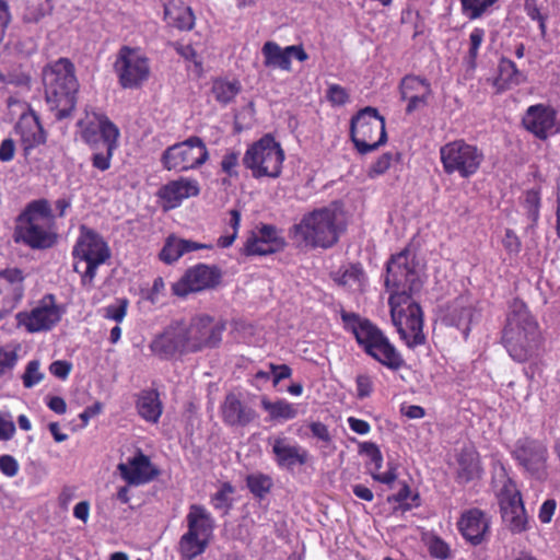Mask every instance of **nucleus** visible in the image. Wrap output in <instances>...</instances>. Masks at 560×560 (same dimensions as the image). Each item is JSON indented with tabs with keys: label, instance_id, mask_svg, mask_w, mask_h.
<instances>
[{
	"label": "nucleus",
	"instance_id": "f257e3e1",
	"mask_svg": "<svg viewBox=\"0 0 560 560\" xmlns=\"http://www.w3.org/2000/svg\"><path fill=\"white\" fill-rule=\"evenodd\" d=\"M385 285L390 291L388 304L394 325L408 348L424 345L423 314L413 300L423 285L413 256L404 249L387 262Z\"/></svg>",
	"mask_w": 560,
	"mask_h": 560
},
{
	"label": "nucleus",
	"instance_id": "f03ea898",
	"mask_svg": "<svg viewBox=\"0 0 560 560\" xmlns=\"http://www.w3.org/2000/svg\"><path fill=\"white\" fill-rule=\"evenodd\" d=\"M502 343L510 357L521 363L537 355L541 347L538 323L520 299H514L509 306Z\"/></svg>",
	"mask_w": 560,
	"mask_h": 560
},
{
	"label": "nucleus",
	"instance_id": "7ed1b4c3",
	"mask_svg": "<svg viewBox=\"0 0 560 560\" xmlns=\"http://www.w3.org/2000/svg\"><path fill=\"white\" fill-rule=\"evenodd\" d=\"M46 102L61 120L73 112L77 104L79 82L74 66L68 58H60L43 69Z\"/></svg>",
	"mask_w": 560,
	"mask_h": 560
},
{
	"label": "nucleus",
	"instance_id": "20e7f679",
	"mask_svg": "<svg viewBox=\"0 0 560 560\" xmlns=\"http://www.w3.org/2000/svg\"><path fill=\"white\" fill-rule=\"evenodd\" d=\"M14 238L33 249H47L57 243L55 215L46 199L27 205L18 218Z\"/></svg>",
	"mask_w": 560,
	"mask_h": 560
},
{
	"label": "nucleus",
	"instance_id": "39448f33",
	"mask_svg": "<svg viewBox=\"0 0 560 560\" xmlns=\"http://www.w3.org/2000/svg\"><path fill=\"white\" fill-rule=\"evenodd\" d=\"M341 318L351 327L358 343L374 360L393 371L399 370L405 364L402 355L395 346L369 319H361L359 315L347 312L341 314Z\"/></svg>",
	"mask_w": 560,
	"mask_h": 560
},
{
	"label": "nucleus",
	"instance_id": "423d86ee",
	"mask_svg": "<svg viewBox=\"0 0 560 560\" xmlns=\"http://www.w3.org/2000/svg\"><path fill=\"white\" fill-rule=\"evenodd\" d=\"M340 213L336 207L316 209L303 217L291 229L293 236L312 247L329 248L338 242L342 231Z\"/></svg>",
	"mask_w": 560,
	"mask_h": 560
},
{
	"label": "nucleus",
	"instance_id": "0eeeda50",
	"mask_svg": "<svg viewBox=\"0 0 560 560\" xmlns=\"http://www.w3.org/2000/svg\"><path fill=\"white\" fill-rule=\"evenodd\" d=\"M73 270L81 275V284L86 290L94 287L97 268L110 258V249L103 237L86 226H81V234L72 249Z\"/></svg>",
	"mask_w": 560,
	"mask_h": 560
},
{
	"label": "nucleus",
	"instance_id": "6e6552de",
	"mask_svg": "<svg viewBox=\"0 0 560 560\" xmlns=\"http://www.w3.org/2000/svg\"><path fill=\"white\" fill-rule=\"evenodd\" d=\"M284 151L271 135H265L246 150L243 164L254 178H277L281 174Z\"/></svg>",
	"mask_w": 560,
	"mask_h": 560
},
{
	"label": "nucleus",
	"instance_id": "1a4fd4ad",
	"mask_svg": "<svg viewBox=\"0 0 560 560\" xmlns=\"http://www.w3.org/2000/svg\"><path fill=\"white\" fill-rule=\"evenodd\" d=\"M350 137L361 154L378 149L387 141L385 118L374 107L362 108L351 118Z\"/></svg>",
	"mask_w": 560,
	"mask_h": 560
},
{
	"label": "nucleus",
	"instance_id": "9d476101",
	"mask_svg": "<svg viewBox=\"0 0 560 560\" xmlns=\"http://www.w3.org/2000/svg\"><path fill=\"white\" fill-rule=\"evenodd\" d=\"M440 156L446 174L457 173L463 178L476 174L483 161L482 151L464 140H455L442 145Z\"/></svg>",
	"mask_w": 560,
	"mask_h": 560
},
{
	"label": "nucleus",
	"instance_id": "9b49d317",
	"mask_svg": "<svg viewBox=\"0 0 560 560\" xmlns=\"http://www.w3.org/2000/svg\"><path fill=\"white\" fill-rule=\"evenodd\" d=\"M209 159L203 140L197 136L168 147L162 154V163L168 171L185 172L198 168Z\"/></svg>",
	"mask_w": 560,
	"mask_h": 560
},
{
	"label": "nucleus",
	"instance_id": "f8f14e48",
	"mask_svg": "<svg viewBox=\"0 0 560 560\" xmlns=\"http://www.w3.org/2000/svg\"><path fill=\"white\" fill-rule=\"evenodd\" d=\"M186 348L189 353L212 349L220 345L225 324L208 315L194 316L188 324L184 323Z\"/></svg>",
	"mask_w": 560,
	"mask_h": 560
},
{
	"label": "nucleus",
	"instance_id": "ddd939ff",
	"mask_svg": "<svg viewBox=\"0 0 560 560\" xmlns=\"http://www.w3.org/2000/svg\"><path fill=\"white\" fill-rule=\"evenodd\" d=\"M222 279V271L217 266L197 264L188 268L179 280L172 285V291L179 298L189 293L214 289Z\"/></svg>",
	"mask_w": 560,
	"mask_h": 560
},
{
	"label": "nucleus",
	"instance_id": "4468645a",
	"mask_svg": "<svg viewBox=\"0 0 560 560\" xmlns=\"http://www.w3.org/2000/svg\"><path fill=\"white\" fill-rule=\"evenodd\" d=\"M115 70L122 88L135 89L149 78V60L136 49L124 46L115 61Z\"/></svg>",
	"mask_w": 560,
	"mask_h": 560
},
{
	"label": "nucleus",
	"instance_id": "2eb2a0df",
	"mask_svg": "<svg viewBox=\"0 0 560 560\" xmlns=\"http://www.w3.org/2000/svg\"><path fill=\"white\" fill-rule=\"evenodd\" d=\"M184 322H173L164 330L154 336L149 349L161 360H171L176 355L189 353L186 348Z\"/></svg>",
	"mask_w": 560,
	"mask_h": 560
},
{
	"label": "nucleus",
	"instance_id": "dca6fc26",
	"mask_svg": "<svg viewBox=\"0 0 560 560\" xmlns=\"http://www.w3.org/2000/svg\"><path fill=\"white\" fill-rule=\"evenodd\" d=\"M513 456L530 475L538 479L546 476L548 451L542 442L528 438L518 440Z\"/></svg>",
	"mask_w": 560,
	"mask_h": 560
},
{
	"label": "nucleus",
	"instance_id": "f3484780",
	"mask_svg": "<svg viewBox=\"0 0 560 560\" xmlns=\"http://www.w3.org/2000/svg\"><path fill=\"white\" fill-rule=\"evenodd\" d=\"M499 500L502 518L510 529L515 533L523 532L526 528L527 517L521 492L512 480H506L500 491Z\"/></svg>",
	"mask_w": 560,
	"mask_h": 560
},
{
	"label": "nucleus",
	"instance_id": "a211bd4d",
	"mask_svg": "<svg viewBox=\"0 0 560 560\" xmlns=\"http://www.w3.org/2000/svg\"><path fill=\"white\" fill-rule=\"evenodd\" d=\"M557 112L555 108L544 104L529 106L523 116L524 128L540 140H546L555 133Z\"/></svg>",
	"mask_w": 560,
	"mask_h": 560
},
{
	"label": "nucleus",
	"instance_id": "6ab92c4d",
	"mask_svg": "<svg viewBox=\"0 0 560 560\" xmlns=\"http://www.w3.org/2000/svg\"><path fill=\"white\" fill-rule=\"evenodd\" d=\"M264 65L268 68H279L284 71L291 70V58L305 61L308 56L302 46H288L282 49L275 42H266L261 48Z\"/></svg>",
	"mask_w": 560,
	"mask_h": 560
},
{
	"label": "nucleus",
	"instance_id": "aec40b11",
	"mask_svg": "<svg viewBox=\"0 0 560 560\" xmlns=\"http://www.w3.org/2000/svg\"><path fill=\"white\" fill-rule=\"evenodd\" d=\"M220 412L223 422L230 427L245 428L257 418L256 411L234 393L224 397Z\"/></svg>",
	"mask_w": 560,
	"mask_h": 560
},
{
	"label": "nucleus",
	"instance_id": "412c9836",
	"mask_svg": "<svg viewBox=\"0 0 560 560\" xmlns=\"http://www.w3.org/2000/svg\"><path fill=\"white\" fill-rule=\"evenodd\" d=\"M117 468L121 478L129 485L135 486L147 483L159 474L151 464L150 458L141 452L129 458L127 463H120Z\"/></svg>",
	"mask_w": 560,
	"mask_h": 560
},
{
	"label": "nucleus",
	"instance_id": "4be33fe9",
	"mask_svg": "<svg viewBox=\"0 0 560 560\" xmlns=\"http://www.w3.org/2000/svg\"><path fill=\"white\" fill-rule=\"evenodd\" d=\"M24 273L19 268L0 270V294H3L5 313H10L24 294Z\"/></svg>",
	"mask_w": 560,
	"mask_h": 560
},
{
	"label": "nucleus",
	"instance_id": "5701e85b",
	"mask_svg": "<svg viewBox=\"0 0 560 560\" xmlns=\"http://www.w3.org/2000/svg\"><path fill=\"white\" fill-rule=\"evenodd\" d=\"M272 453L279 467L292 470L295 465H305L308 452L298 444H291L288 438L277 436L272 440Z\"/></svg>",
	"mask_w": 560,
	"mask_h": 560
},
{
	"label": "nucleus",
	"instance_id": "b1692460",
	"mask_svg": "<svg viewBox=\"0 0 560 560\" xmlns=\"http://www.w3.org/2000/svg\"><path fill=\"white\" fill-rule=\"evenodd\" d=\"M119 129L110 120H104L102 125V144L98 150H93L92 165L104 172L110 167L114 151L118 147Z\"/></svg>",
	"mask_w": 560,
	"mask_h": 560
},
{
	"label": "nucleus",
	"instance_id": "393cba45",
	"mask_svg": "<svg viewBox=\"0 0 560 560\" xmlns=\"http://www.w3.org/2000/svg\"><path fill=\"white\" fill-rule=\"evenodd\" d=\"M458 529L467 541L477 546L485 540L489 532V520L482 511L471 509L463 513Z\"/></svg>",
	"mask_w": 560,
	"mask_h": 560
},
{
	"label": "nucleus",
	"instance_id": "a878e982",
	"mask_svg": "<svg viewBox=\"0 0 560 560\" xmlns=\"http://www.w3.org/2000/svg\"><path fill=\"white\" fill-rule=\"evenodd\" d=\"M200 194V186L196 179L180 177L163 185L159 190V197L170 208L178 207L184 199L196 197Z\"/></svg>",
	"mask_w": 560,
	"mask_h": 560
},
{
	"label": "nucleus",
	"instance_id": "bb28decb",
	"mask_svg": "<svg viewBox=\"0 0 560 560\" xmlns=\"http://www.w3.org/2000/svg\"><path fill=\"white\" fill-rule=\"evenodd\" d=\"M15 317L18 325L25 326L30 332L50 329L60 318L55 306L36 307L31 313L20 312Z\"/></svg>",
	"mask_w": 560,
	"mask_h": 560
},
{
	"label": "nucleus",
	"instance_id": "cd10ccee",
	"mask_svg": "<svg viewBox=\"0 0 560 560\" xmlns=\"http://www.w3.org/2000/svg\"><path fill=\"white\" fill-rule=\"evenodd\" d=\"M187 521V533L196 534L210 540L214 528V521L208 510L200 504L189 506Z\"/></svg>",
	"mask_w": 560,
	"mask_h": 560
},
{
	"label": "nucleus",
	"instance_id": "c85d7f7f",
	"mask_svg": "<svg viewBox=\"0 0 560 560\" xmlns=\"http://www.w3.org/2000/svg\"><path fill=\"white\" fill-rule=\"evenodd\" d=\"M360 453L366 455L370 458V465L372 466L370 468V472L374 480L385 485H390L396 480L397 475L394 467H389L386 472H380L383 464V456L375 443L363 442L360 445Z\"/></svg>",
	"mask_w": 560,
	"mask_h": 560
},
{
	"label": "nucleus",
	"instance_id": "c756f323",
	"mask_svg": "<svg viewBox=\"0 0 560 560\" xmlns=\"http://www.w3.org/2000/svg\"><path fill=\"white\" fill-rule=\"evenodd\" d=\"M474 317V308L468 302V299L460 296L456 299L447 310L444 320L452 326H456L462 329L465 336L468 335L470 329V323Z\"/></svg>",
	"mask_w": 560,
	"mask_h": 560
},
{
	"label": "nucleus",
	"instance_id": "7c9ffc66",
	"mask_svg": "<svg viewBox=\"0 0 560 560\" xmlns=\"http://www.w3.org/2000/svg\"><path fill=\"white\" fill-rule=\"evenodd\" d=\"M457 479L459 482L467 483L474 479L480 478L481 467L478 453L471 448H463L457 458Z\"/></svg>",
	"mask_w": 560,
	"mask_h": 560
},
{
	"label": "nucleus",
	"instance_id": "2f4dec72",
	"mask_svg": "<svg viewBox=\"0 0 560 560\" xmlns=\"http://www.w3.org/2000/svg\"><path fill=\"white\" fill-rule=\"evenodd\" d=\"M526 82L524 72L517 69L516 65L508 59L502 58L499 62V73L494 80V86L498 92L510 90Z\"/></svg>",
	"mask_w": 560,
	"mask_h": 560
},
{
	"label": "nucleus",
	"instance_id": "473e14b6",
	"mask_svg": "<svg viewBox=\"0 0 560 560\" xmlns=\"http://www.w3.org/2000/svg\"><path fill=\"white\" fill-rule=\"evenodd\" d=\"M139 415L151 423H156L162 415V402L154 389L142 390L137 399Z\"/></svg>",
	"mask_w": 560,
	"mask_h": 560
},
{
	"label": "nucleus",
	"instance_id": "72a5a7b5",
	"mask_svg": "<svg viewBox=\"0 0 560 560\" xmlns=\"http://www.w3.org/2000/svg\"><path fill=\"white\" fill-rule=\"evenodd\" d=\"M209 541V539L186 532L178 542V552L182 560H194L196 557L202 555Z\"/></svg>",
	"mask_w": 560,
	"mask_h": 560
},
{
	"label": "nucleus",
	"instance_id": "f704fd0d",
	"mask_svg": "<svg viewBox=\"0 0 560 560\" xmlns=\"http://www.w3.org/2000/svg\"><path fill=\"white\" fill-rule=\"evenodd\" d=\"M164 18L168 25L178 30H190L194 26V14L189 7L173 3L165 4Z\"/></svg>",
	"mask_w": 560,
	"mask_h": 560
},
{
	"label": "nucleus",
	"instance_id": "c9c22d12",
	"mask_svg": "<svg viewBox=\"0 0 560 560\" xmlns=\"http://www.w3.org/2000/svg\"><path fill=\"white\" fill-rule=\"evenodd\" d=\"M260 404L262 409L268 412L269 420L271 421L291 420L298 416L296 407L284 399L271 401L266 396H264L260 400Z\"/></svg>",
	"mask_w": 560,
	"mask_h": 560
},
{
	"label": "nucleus",
	"instance_id": "e433bc0d",
	"mask_svg": "<svg viewBox=\"0 0 560 560\" xmlns=\"http://www.w3.org/2000/svg\"><path fill=\"white\" fill-rule=\"evenodd\" d=\"M94 120L84 122L80 121L79 126H81V138L85 143H88L92 150H98V147L102 144V125L104 120H109L106 116L103 115H94Z\"/></svg>",
	"mask_w": 560,
	"mask_h": 560
},
{
	"label": "nucleus",
	"instance_id": "4c0bfd02",
	"mask_svg": "<svg viewBox=\"0 0 560 560\" xmlns=\"http://www.w3.org/2000/svg\"><path fill=\"white\" fill-rule=\"evenodd\" d=\"M211 91L217 102L226 105L242 91V85L237 80L217 79L212 83Z\"/></svg>",
	"mask_w": 560,
	"mask_h": 560
},
{
	"label": "nucleus",
	"instance_id": "58836bf2",
	"mask_svg": "<svg viewBox=\"0 0 560 560\" xmlns=\"http://www.w3.org/2000/svg\"><path fill=\"white\" fill-rule=\"evenodd\" d=\"M400 98L418 95L421 93H432L430 82L418 75H405L399 83Z\"/></svg>",
	"mask_w": 560,
	"mask_h": 560
},
{
	"label": "nucleus",
	"instance_id": "ea45409f",
	"mask_svg": "<svg viewBox=\"0 0 560 560\" xmlns=\"http://www.w3.org/2000/svg\"><path fill=\"white\" fill-rule=\"evenodd\" d=\"M365 280L364 271L359 264L350 265L340 275L335 278V281L342 287L360 290Z\"/></svg>",
	"mask_w": 560,
	"mask_h": 560
},
{
	"label": "nucleus",
	"instance_id": "a19ab883",
	"mask_svg": "<svg viewBox=\"0 0 560 560\" xmlns=\"http://www.w3.org/2000/svg\"><path fill=\"white\" fill-rule=\"evenodd\" d=\"M33 125L26 129L25 124L21 122L19 125V129L21 132L22 141L26 145V148H33L39 144L45 143L46 133L38 121V117L34 114Z\"/></svg>",
	"mask_w": 560,
	"mask_h": 560
},
{
	"label": "nucleus",
	"instance_id": "79ce46f5",
	"mask_svg": "<svg viewBox=\"0 0 560 560\" xmlns=\"http://www.w3.org/2000/svg\"><path fill=\"white\" fill-rule=\"evenodd\" d=\"M246 485L255 497L261 499L270 491L272 480L267 475L255 474L246 478Z\"/></svg>",
	"mask_w": 560,
	"mask_h": 560
},
{
	"label": "nucleus",
	"instance_id": "37998d69",
	"mask_svg": "<svg viewBox=\"0 0 560 560\" xmlns=\"http://www.w3.org/2000/svg\"><path fill=\"white\" fill-rule=\"evenodd\" d=\"M524 209L528 219L532 222V226H534L539 219V209H540V195L536 189H529L525 192Z\"/></svg>",
	"mask_w": 560,
	"mask_h": 560
},
{
	"label": "nucleus",
	"instance_id": "c03bdc74",
	"mask_svg": "<svg viewBox=\"0 0 560 560\" xmlns=\"http://www.w3.org/2000/svg\"><path fill=\"white\" fill-rule=\"evenodd\" d=\"M180 244V238L170 236L160 252L161 260L166 264H172L180 258L185 254Z\"/></svg>",
	"mask_w": 560,
	"mask_h": 560
},
{
	"label": "nucleus",
	"instance_id": "a18cd8bd",
	"mask_svg": "<svg viewBox=\"0 0 560 560\" xmlns=\"http://www.w3.org/2000/svg\"><path fill=\"white\" fill-rule=\"evenodd\" d=\"M281 250L280 248H276L269 244V242L258 237L253 236L247 240L245 244V252L247 255H269Z\"/></svg>",
	"mask_w": 560,
	"mask_h": 560
},
{
	"label": "nucleus",
	"instance_id": "49530a36",
	"mask_svg": "<svg viewBox=\"0 0 560 560\" xmlns=\"http://www.w3.org/2000/svg\"><path fill=\"white\" fill-rule=\"evenodd\" d=\"M394 156H399L398 153L386 152L382 154L374 163L371 164L368 171V176L374 178L384 174L390 166Z\"/></svg>",
	"mask_w": 560,
	"mask_h": 560
},
{
	"label": "nucleus",
	"instance_id": "de8ad7c7",
	"mask_svg": "<svg viewBox=\"0 0 560 560\" xmlns=\"http://www.w3.org/2000/svg\"><path fill=\"white\" fill-rule=\"evenodd\" d=\"M43 377L44 374L39 372V362L37 360L30 361L22 376L23 385L26 388H31L38 384Z\"/></svg>",
	"mask_w": 560,
	"mask_h": 560
},
{
	"label": "nucleus",
	"instance_id": "09e8293b",
	"mask_svg": "<svg viewBox=\"0 0 560 560\" xmlns=\"http://www.w3.org/2000/svg\"><path fill=\"white\" fill-rule=\"evenodd\" d=\"M258 237L269 242V244L276 246V248L283 249L285 246L284 238L273 225H262L259 230Z\"/></svg>",
	"mask_w": 560,
	"mask_h": 560
},
{
	"label": "nucleus",
	"instance_id": "8fccbe9b",
	"mask_svg": "<svg viewBox=\"0 0 560 560\" xmlns=\"http://www.w3.org/2000/svg\"><path fill=\"white\" fill-rule=\"evenodd\" d=\"M460 3L463 11L470 20L480 18L488 9L485 0H460Z\"/></svg>",
	"mask_w": 560,
	"mask_h": 560
},
{
	"label": "nucleus",
	"instance_id": "3c124183",
	"mask_svg": "<svg viewBox=\"0 0 560 560\" xmlns=\"http://www.w3.org/2000/svg\"><path fill=\"white\" fill-rule=\"evenodd\" d=\"M128 300L118 299L115 304H110L105 307V317L120 323L127 313Z\"/></svg>",
	"mask_w": 560,
	"mask_h": 560
},
{
	"label": "nucleus",
	"instance_id": "603ef678",
	"mask_svg": "<svg viewBox=\"0 0 560 560\" xmlns=\"http://www.w3.org/2000/svg\"><path fill=\"white\" fill-rule=\"evenodd\" d=\"M429 552L432 557L441 560L450 558L448 545L439 537H433L429 542Z\"/></svg>",
	"mask_w": 560,
	"mask_h": 560
},
{
	"label": "nucleus",
	"instance_id": "864d4df0",
	"mask_svg": "<svg viewBox=\"0 0 560 560\" xmlns=\"http://www.w3.org/2000/svg\"><path fill=\"white\" fill-rule=\"evenodd\" d=\"M233 487L230 483H224L219 491H217L211 501L217 510L230 508L229 495L233 492Z\"/></svg>",
	"mask_w": 560,
	"mask_h": 560
},
{
	"label": "nucleus",
	"instance_id": "5fc2aeb1",
	"mask_svg": "<svg viewBox=\"0 0 560 560\" xmlns=\"http://www.w3.org/2000/svg\"><path fill=\"white\" fill-rule=\"evenodd\" d=\"M238 159H240V154L238 152L236 151H233V150H230L228 151L223 158H222V161L220 163L221 165V170L228 174L229 176H236L237 175V171H236V167L238 165Z\"/></svg>",
	"mask_w": 560,
	"mask_h": 560
},
{
	"label": "nucleus",
	"instance_id": "6e6d98bb",
	"mask_svg": "<svg viewBox=\"0 0 560 560\" xmlns=\"http://www.w3.org/2000/svg\"><path fill=\"white\" fill-rule=\"evenodd\" d=\"M485 31L482 28L476 27L469 35L470 47L468 51V57L470 62L474 65L476 58L478 57V50L483 42Z\"/></svg>",
	"mask_w": 560,
	"mask_h": 560
},
{
	"label": "nucleus",
	"instance_id": "4d7b16f0",
	"mask_svg": "<svg viewBox=\"0 0 560 560\" xmlns=\"http://www.w3.org/2000/svg\"><path fill=\"white\" fill-rule=\"evenodd\" d=\"M432 93H421L418 95L408 96L406 98H401L407 102L406 113L412 114L413 112L424 108L429 103V97Z\"/></svg>",
	"mask_w": 560,
	"mask_h": 560
},
{
	"label": "nucleus",
	"instance_id": "13d9d810",
	"mask_svg": "<svg viewBox=\"0 0 560 560\" xmlns=\"http://www.w3.org/2000/svg\"><path fill=\"white\" fill-rule=\"evenodd\" d=\"M526 14L535 21H538L541 34L546 33V16L540 13L536 0H525L524 4Z\"/></svg>",
	"mask_w": 560,
	"mask_h": 560
},
{
	"label": "nucleus",
	"instance_id": "bf43d9fd",
	"mask_svg": "<svg viewBox=\"0 0 560 560\" xmlns=\"http://www.w3.org/2000/svg\"><path fill=\"white\" fill-rule=\"evenodd\" d=\"M327 98L331 104L341 106L348 102L349 95L345 88L331 84L327 90Z\"/></svg>",
	"mask_w": 560,
	"mask_h": 560
},
{
	"label": "nucleus",
	"instance_id": "052dcab7",
	"mask_svg": "<svg viewBox=\"0 0 560 560\" xmlns=\"http://www.w3.org/2000/svg\"><path fill=\"white\" fill-rule=\"evenodd\" d=\"M15 433V424L10 413L0 412V440L8 441Z\"/></svg>",
	"mask_w": 560,
	"mask_h": 560
},
{
	"label": "nucleus",
	"instance_id": "680f3d73",
	"mask_svg": "<svg viewBox=\"0 0 560 560\" xmlns=\"http://www.w3.org/2000/svg\"><path fill=\"white\" fill-rule=\"evenodd\" d=\"M357 383V397L363 399L369 397L373 392V381L366 374H360L355 378Z\"/></svg>",
	"mask_w": 560,
	"mask_h": 560
},
{
	"label": "nucleus",
	"instance_id": "e2e57ef3",
	"mask_svg": "<svg viewBox=\"0 0 560 560\" xmlns=\"http://www.w3.org/2000/svg\"><path fill=\"white\" fill-rule=\"evenodd\" d=\"M0 471L7 477H14L19 472V463L11 455H1L0 456Z\"/></svg>",
	"mask_w": 560,
	"mask_h": 560
},
{
	"label": "nucleus",
	"instance_id": "0e129e2a",
	"mask_svg": "<svg viewBox=\"0 0 560 560\" xmlns=\"http://www.w3.org/2000/svg\"><path fill=\"white\" fill-rule=\"evenodd\" d=\"M71 369L72 364L66 360H57L49 365V372L60 380H66Z\"/></svg>",
	"mask_w": 560,
	"mask_h": 560
},
{
	"label": "nucleus",
	"instance_id": "69168bd1",
	"mask_svg": "<svg viewBox=\"0 0 560 560\" xmlns=\"http://www.w3.org/2000/svg\"><path fill=\"white\" fill-rule=\"evenodd\" d=\"M269 368H270V373L272 374V377H273L272 383L275 386L278 385L280 383V381H282L284 378H289L292 374L291 368L287 364L277 365V364L270 363Z\"/></svg>",
	"mask_w": 560,
	"mask_h": 560
},
{
	"label": "nucleus",
	"instance_id": "338daca9",
	"mask_svg": "<svg viewBox=\"0 0 560 560\" xmlns=\"http://www.w3.org/2000/svg\"><path fill=\"white\" fill-rule=\"evenodd\" d=\"M16 360L15 352L0 350V377L13 369Z\"/></svg>",
	"mask_w": 560,
	"mask_h": 560
},
{
	"label": "nucleus",
	"instance_id": "774afa93",
	"mask_svg": "<svg viewBox=\"0 0 560 560\" xmlns=\"http://www.w3.org/2000/svg\"><path fill=\"white\" fill-rule=\"evenodd\" d=\"M503 246L509 253L518 254L521 250V241L517 235L510 229L505 231Z\"/></svg>",
	"mask_w": 560,
	"mask_h": 560
}]
</instances>
